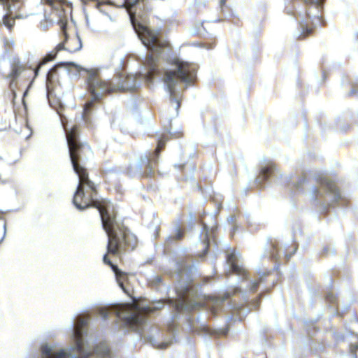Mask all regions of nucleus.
Masks as SVG:
<instances>
[{
	"label": "nucleus",
	"mask_w": 358,
	"mask_h": 358,
	"mask_svg": "<svg viewBox=\"0 0 358 358\" xmlns=\"http://www.w3.org/2000/svg\"><path fill=\"white\" fill-rule=\"evenodd\" d=\"M182 233L180 231V228L178 227L175 229L174 235H173L171 236H169L167 238V241L172 242V241H178V240H180L182 238Z\"/></svg>",
	"instance_id": "2eb2a0df"
},
{
	"label": "nucleus",
	"mask_w": 358,
	"mask_h": 358,
	"mask_svg": "<svg viewBox=\"0 0 358 358\" xmlns=\"http://www.w3.org/2000/svg\"><path fill=\"white\" fill-rule=\"evenodd\" d=\"M324 0H311V1L317 6L318 7L320 6Z\"/></svg>",
	"instance_id": "393cba45"
},
{
	"label": "nucleus",
	"mask_w": 358,
	"mask_h": 358,
	"mask_svg": "<svg viewBox=\"0 0 358 358\" xmlns=\"http://www.w3.org/2000/svg\"><path fill=\"white\" fill-rule=\"evenodd\" d=\"M301 27L302 31H303L302 34L308 35L309 34H310L311 30L303 22L301 23Z\"/></svg>",
	"instance_id": "6ab92c4d"
},
{
	"label": "nucleus",
	"mask_w": 358,
	"mask_h": 358,
	"mask_svg": "<svg viewBox=\"0 0 358 358\" xmlns=\"http://www.w3.org/2000/svg\"><path fill=\"white\" fill-rule=\"evenodd\" d=\"M148 341H150V343L152 345H155V343H154V341H153V339H152V337H150V338H148Z\"/></svg>",
	"instance_id": "c85d7f7f"
},
{
	"label": "nucleus",
	"mask_w": 358,
	"mask_h": 358,
	"mask_svg": "<svg viewBox=\"0 0 358 358\" xmlns=\"http://www.w3.org/2000/svg\"><path fill=\"white\" fill-rule=\"evenodd\" d=\"M149 282L152 285L157 286V285H159L161 283L162 278H161V276L157 275H152L149 278Z\"/></svg>",
	"instance_id": "dca6fc26"
},
{
	"label": "nucleus",
	"mask_w": 358,
	"mask_h": 358,
	"mask_svg": "<svg viewBox=\"0 0 358 358\" xmlns=\"http://www.w3.org/2000/svg\"><path fill=\"white\" fill-rule=\"evenodd\" d=\"M180 134V129H174L173 126L171 125L169 134L164 135V136L158 139L157 147L155 151L156 153L153 155L152 158L148 157L147 155L141 157L138 162L130 164L128 169V173L131 176H141L143 173L148 176H150L154 171L153 164L155 163V155L157 157L160 150L164 147L169 134L176 138L178 137Z\"/></svg>",
	"instance_id": "423d86ee"
},
{
	"label": "nucleus",
	"mask_w": 358,
	"mask_h": 358,
	"mask_svg": "<svg viewBox=\"0 0 358 358\" xmlns=\"http://www.w3.org/2000/svg\"><path fill=\"white\" fill-rule=\"evenodd\" d=\"M176 291L177 298L176 299H169V303L178 311L190 312L196 308L206 306L215 314L217 307L227 299V296H208L206 299V301L202 303L199 301L198 294L191 285H183L181 284L176 287Z\"/></svg>",
	"instance_id": "39448f33"
},
{
	"label": "nucleus",
	"mask_w": 358,
	"mask_h": 358,
	"mask_svg": "<svg viewBox=\"0 0 358 358\" xmlns=\"http://www.w3.org/2000/svg\"><path fill=\"white\" fill-rule=\"evenodd\" d=\"M280 173L276 169L273 164H269L266 166L262 169L259 176L257 178V182L262 183L270 178H277Z\"/></svg>",
	"instance_id": "f8f14e48"
},
{
	"label": "nucleus",
	"mask_w": 358,
	"mask_h": 358,
	"mask_svg": "<svg viewBox=\"0 0 358 358\" xmlns=\"http://www.w3.org/2000/svg\"><path fill=\"white\" fill-rule=\"evenodd\" d=\"M358 350V343L350 345V352L352 354L355 355L354 358H356L355 352Z\"/></svg>",
	"instance_id": "412c9836"
},
{
	"label": "nucleus",
	"mask_w": 358,
	"mask_h": 358,
	"mask_svg": "<svg viewBox=\"0 0 358 358\" xmlns=\"http://www.w3.org/2000/svg\"><path fill=\"white\" fill-rule=\"evenodd\" d=\"M195 78V66L179 59L175 60L172 69L166 71L164 82L171 101L176 103L177 111L180 107L182 90L191 85Z\"/></svg>",
	"instance_id": "20e7f679"
},
{
	"label": "nucleus",
	"mask_w": 358,
	"mask_h": 358,
	"mask_svg": "<svg viewBox=\"0 0 358 358\" xmlns=\"http://www.w3.org/2000/svg\"><path fill=\"white\" fill-rule=\"evenodd\" d=\"M188 268L186 266L183 265V263L181 262V264L178 263V267L177 268V272L178 276L182 278L183 273H186L187 271Z\"/></svg>",
	"instance_id": "f3484780"
},
{
	"label": "nucleus",
	"mask_w": 358,
	"mask_h": 358,
	"mask_svg": "<svg viewBox=\"0 0 358 358\" xmlns=\"http://www.w3.org/2000/svg\"><path fill=\"white\" fill-rule=\"evenodd\" d=\"M168 345H169L168 343H163L161 344L160 348H166Z\"/></svg>",
	"instance_id": "bb28decb"
},
{
	"label": "nucleus",
	"mask_w": 358,
	"mask_h": 358,
	"mask_svg": "<svg viewBox=\"0 0 358 358\" xmlns=\"http://www.w3.org/2000/svg\"><path fill=\"white\" fill-rule=\"evenodd\" d=\"M59 50H57V47L56 48L55 50H52V52L48 53L43 58V59L41 60V62L39 63L38 64V66L35 69V76H36L38 73V71H39V69L40 68H41V66H43V65H45L46 63H48V62L50 61H52L53 60L56 55H57V53L59 52Z\"/></svg>",
	"instance_id": "4468645a"
},
{
	"label": "nucleus",
	"mask_w": 358,
	"mask_h": 358,
	"mask_svg": "<svg viewBox=\"0 0 358 358\" xmlns=\"http://www.w3.org/2000/svg\"><path fill=\"white\" fill-rule=\"evenodd\" d=\"M19 0H0V3L3 5L6 13L3 18V24L9 30H11L15 24V18L11 17L13 10L18 9Z\"/></svg>",
	"instance_id": "1a4fd4ad"
},
{
	"label": "nucleus",
	"mask_w": 358,
	"mask_h": 358,
	"mask_svg": "<svg viewBox=\"0 0 358 358\" xmlns=\"http://www.w3.org/2000/svg\"><path fill=\"white\" fill-rule=\"evenodd\" d=\"M203 226H204V229L206 230L207 226L206 224H203Z\"/></svg>",
	"instance_id": "473e14b6"
},
{
	"label": "nucleus",
	"mask_w": 358,
	"mask_h": 358,
	"mask_svg": "<svg viewBox=\"0 0 358 358\" xmlns=\"http://www.w3.org/2000/svg\"><path fill=\"white\" fill-rule=\"evenodd\" d=\"M164 303L162 301L153 302L150 305L143 306L140 310L138 308H130L127 306H111L101 307L99 308L98 313L103 319H108V315L110 312H113L116 317L121 320L124 326L129 327L133 330L139 333L142 337H145V331L148 327L145 314L154 312L160 309Z\"/></svg>",
	"instance_id": "7ed1b4c3"
},
{
	"label": "nucleus",
	"mask_w": 358,
	"mask_h": 358,
	"mask_svg": "<svg viewBox=\"0 0 358 358\" xmlns=\"http://www.w3.org/2000/svg\"><path fill=\"white\" fill-rule=\"evenodd\" d=\"M305 181H306L305 178H303V177L299 178L298 181L296 183V187L297 188H299V187H301V185H303L304 184Z\"/></svg>",
	"instance_id": "4be33fe9"
},
{
	"label": "nucleus",
	"mask_w": 358,
	"mask_h": 358,
	"mask_svg": "<svg viewBox=\"0 0 358 358\" xmlns=\"http://www.w3.org/2000/svg\"><path fill=\"white\" fill-rule=\"evenodd\" d=\"M92 106V101H89L88 103H87L85 104V108H84V112H83V118L85 121H87V115L90 113V110Z\"/></svg>",
	"instance_id": "a211bd4d"
},
{
	"label": "nucleus",
	"mask_w": 358,
	"mask_h": 358,
	"mask_svg": "<svg viewBox=\"0 0 358 358\" xmlns=\"http://www.w3.org/2000/svg\"><path fill=\"white\" fill-rule=\"evenodd\" d=\"M258 283L259 282L257 281H256V280L251 281V282H250L251 288L250 289H251L252 291H254L255 289V288L257 286Z\"/></svg>",
	"instance_id": "b1692460"
},
{
	"label": "nucleus",
	"mask_w": 358,
	"mask_h": 358,
	"mask_svg": "<svg viewBox=\"0 0 358 358\" xmlns=\"http://www.w3.org/2000/svg\"><path fill=\"white\" fill-rule=\"evenodd\" d=\"M319 187H314L310 192L312 199L317 200L324 204L330 205L341 199V194L334 182L326 176L317 179Z\"/></svg>",
	"instance_id": "0eeeda50"
},
{
	"label": "nucleus",
	"mask_w": 358,
	"mask_h": 358,
	"mask_svg": "<svg viewBox=\"0 0 358 358\" xmlns=\"http://www.w3.org/2000/svg\"><path fill=\"white\" fill-rule=\"evenodd\" d=\"M55 71H56V68L55 67V68L52 69L48 72V79H50V76H52V74Z\"/></svg>",
	"instance_id": "a878e982"
},
{
	"label": "nucleus",
	"mask_w": 358,
	"mask_h": 358,
	"mask_svg": "<svg viewBox=\"0 0 358 358\" xmlns=\"http://www.w3.org/2000/svg\"><path fill=\"white\" fill-rule=\"evenodd\" d=\"M239 256L240 254L235 250L228 252L227 262L232 272L237 273L238 275H242L243 278H247L245 269L242 264H239Z\"/></svg>",
	"instance_id": "9d476101"
},
{
	"label": "nucleus",
	"mask_w": 358,
	"mask_h": 358,
	"mask_svg": "<svg viewBox=\"0 0 358 358\" xmlns=\"http://www.w3.org/2000/svg\"><path fill=\"white\" fill-rule=\"evenodd\" d=\"M208 244H209V243H208V242L207 243H205V245H206V249H205V250H204V251H203V256H204V255H205V254L207 252V249H208Z\"/></svg>",
	"instance_id": "cd10ccee"
},
{
	"label": "nucleus",
	"mask_w": 358,
	"mask_h": 358,
	"mask_svg": "<svg viewBox=\"0 0 358 358\" xmlns=\"http://www.w3.org/2000/svg\"><path fill=\"white\" fill-rule=\"evenodd\" d=\"M234 216H231L230 218H229V222H233L234 221Z\"/></svg>",
	"instance_id": "7c9ffc66"
},
{
	"label": "nucleus",
	"mask_w": 358,
	"mask_h": 358,
	"mask_svg": "<svg viewBox=\"0 0 358 358\" xmlns=\"http://www.w3.org/2000/svg\"><path fill=\"white\" fill-rule=\"evenodd\" d=\"M292 255V254H289V255H286V257L288 259V258L291 257Z\"/></svg>",
	"instance_id": "2f4dec72"
},
{
	"label": "nucleus",
	"mask_w": 358,
	"mask_h": 358,
	"mask_svg": "<svg viewBox=\"0 0 358 358\" xmlns=\"http://www.w3.org/2000/svg\"><path fill=\"white\" fill-rule=\"evenodd\" d=\"M62 28L65 36V39L63 42L58 44L57 50H66L71 52L80 50L82 48V41L79 36L76 35L69 38L65 31L66 24H63Z\"/></svg>",
	"instance_id": "6e6552de"
},
{
	"label": "nucleus",
	"mask_w": 358,
	"mask_h": 358,
	"mask_svg": "<svg viewBox=\"0 0 358 358\" xmlns=\"http://www.w3.org/2000/svg\"><path fill=\"white\" fill-rule=\"evenodd\" d=\"M102 5H103L102 3H99V4H98V8H99V10H100V12H101V13H103V15H106L110 21H114V20L113 19V17H112L110 15H108L107 13H106L105 11H103V10L101 8V6H102Z\"/></svg>",
	"instance_id": "aec40b11"
},
{
	"label": "nucleus",
	"mask_w": 358,
	"mask_h": 358,
	"mask_svg": "<svg viewBox=\"0 0 358 358\" xmlns=\"http://www.w3.org/2000/svg\"><path fill=\"white\" fill-rule=\"evenodd\" d=\"M44 3L50 5L51 6L55 8V0H42Z\"/></svg>",
	"instance_id": "5701e85b"
},
{
	"label": "nucleus",
	"mask_w": 358,
	"mask_h": 358,
	"mask_svg": "<svg viewBox=\"0 0 358 358\" xmlns=\"http://www.w3.org/2000/svg\"><path fill=\"white\" fill-rule=\"evenodd\" d=\"M24 68L20 62L17 60L14 61L12 64L11 71L8 75V77L11 79L12 81H15L20 76Z\"/></svg>",
	"instance_id": "ddd939ff"
},
{
	"label": "nucleus",
	"mask_w": 358,
	"mask_h": 358,
	"mask_svg": "<svg viewBox=\"0 0 358 358\" xmlns=\"http://www.w3.org/2000/svg\"><path fill=\"white\" fill-rule=\"evenodd\" d=\"M271 256L273 257H276L277 256H279V254L278 253V254L275 255L274 253H272V254H271Z\"/></svg>",
	"instance_id": "c756f323"
},
{
	"label": "nucleus",
	"mask_w": 358,
	"mask_h": 358,
	"mask_svg": "<svg viewBox=\"0 0 358 358\" xmlns=\"http://www.w3.org/2000/svg\"><path fill=\"white\" fill-rule=\"evenodd\" d=\"M103 261L106 264L110 266L115 273L116 281L118 285L125 292L124 286V281L127 279V275L118 268L117 266L114 264L108 257L107 255H105L103 258Z\"/></svg>",
	"instance_id": "9b49d317"
},
{
	"label": "nucleus",
	"mask_w": 358,
	"mask_h": 358,
	"mask_svg": "<svg viewBox=\"0 0 358 358\" xmlns=\"http://www.w3.org/2000/svg\"><path fill=\"white\" fill-rule=\"evenodd\" d=\"M145 1L124 0L122 4L129 15L131 22L139 38L150 51L142 62L145 71L141 73L138 78L134 74L126 76L120 75L111 81H106L99 78L96 69H86L74 62H63L58 64L67 69L74 67L78 72L85 71L87 73V83L94 100H99L106 92L136 90L141 85L140 78L144 79L148 83H152V78L157 71V60L169 49L168 46L159 39L157 31L143 24L145 22ZM226 1L220 0L221 5H224Z\"/></svg>",
	"instance_id": "f03ea898"
},
{
	"label": "nucleus",
	"mask_w": 358,
	"mask_h": 358,
	"mask_svg": "<svg viewBox=\"0 0 358 358\" xmlns=\"http://www.w3.org/2000/svg\"><path fill=\"white\" fill-rule=\"evenodd\" d=\"M62 125L66 133L69 153L79 183L74 195L73 203L79 210L95 207L99 213L103 228L108 236V252L117 255L122 250H133L136 247L135 238L124 227L116 220L115 207L110 201L98 199L96 187L90 179L84 167L85 160L92 156L90 148L79 139L78 128L70 124L66 117L57 110Z\"/></svg>",
	"instance_id": "f257e3e1"
},
{
	"label": "nucleus",
	"mask_w": 358,
	"mask_h": 358,
	"mask_svg": "<svg viewBox=\"0 0 358 358\" xmlns=\"http://www.w3.org/2000/svg\"><path fill=\"white\" fill-rule=\"evenodd\" d=\"M353 93H354V91H353V90H352V91L350 92V94H353Z\"/></svg>",
	"instance_id": "72a5a7b5"
}]
</instances>
